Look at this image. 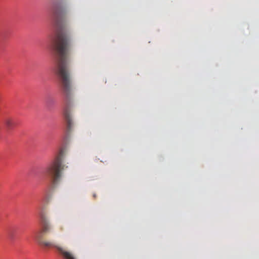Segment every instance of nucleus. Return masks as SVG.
I'll return each instance as SVG.
<instances>
[{
  "label": "nucleus",
  "mask_w": 259,
  "mask_h": 259,
  "mask_svg": "<svg viewBox=\"0 0 259 259\" xmlns=\"http://www.w3.org/2000/svg\"><path fill=\"white\" fill-rule=\"evenodd\" d=\"M64 149L62 147L55 154L54 158L43 170L44 176L49 180V184L45 190L42 201L49 202L50 198V191L54 189L60 182L61 171L63 169V158Z\"/></svg>",
  "instance_id": "f03ea898"
},
{
  "label": "nucleus",
  "mask_w": 259,
  "mask_h": 259,
  "mask_svg": "<svg viewBox=\"0 0 259 259\" xmlns=\"http://www.w3.org/2000/svg\"><path fill=\"white\" fill-rule=\"evenodd\" d=\"M54 100L51 97H49L46 100V104L49 106H50L54 104Z\"/></svg>",
  "instance_id": "39448f33"
},
{
  "label": "nucleus",
  "mask_w": 259,
  "mask_h": 259,
  "mask_svg": "<svg viewBox=\"0 0 259 259\" xmlns=\"http://www.w3.org/2000/svg\"><path fill=\"white\" fill-rule=\"evenodd\" d=\"M49 15L50 31L48 36L49 47L55 59L54 70L60 81L64 98L63 116L66 122V130L63 142V144H66L72 125L69 109L71 80L68 58L70 37L66 28L64 13L61 4L53 3L49 8Z\"/></svg>",
  "instance_id": "f257e3e1"
},
{
  "label": "nucleus",
  "mask_w": 259,
  "mask_h": 259,
  "mask_svg": "<svg viewBox=\"0 0 259 259\" xmlns=\"http://www.w3.org/2000/svg\"><path fill=\"white\" fill-rule=\"evenodd\" d=\"M40 233H37L32 237L33 240L37 244L46 248H52L56 249L58 253L62 256L63 259H76L71 252L66 251L65 249L56 245L54 242L42 240L40 238Z\"/></svg>",
  "instance_id": "7ed1b4c3"
},
{
  "label": "nucleus",
  "mask_w": 259,
  "mask_h": 259,
  "mask_svg": "<svg viewBox=\"0 0 259 259\" xmlns=\"http://www.w3.org/2000/svg\"><path fill=\"white\" fill-rule=\"evenodd\" d=\"M39 219L42 232H46L48 231L50 228V226L44 211L42 210L40 212Z\"/></svg>",
  "instance_id": "20e7f679"
},
{
  "label": "nucleus",
  "mask_w": 259,
  "mask_h": 259,
  "mask_svg": "<svg viewBox=\"0 0 259 259\" xmlns=\"http://www.w3.org/2000/svg\"><path fill=\"white\" fill-rule=\"evenodd\" d=\"M6 124L8 126H10L12 124V121L10 119H7L6 121Z\"/></svg>",
  "instance_id": "423d86ee"
},
{
  "label": "nucleus",
  "mask_w": 259,
  "mask_h": 259,
  "mask_svg": "<svg viewBox=\"0 0 259 259\" xmlns=\"http://www.w3.org/2000/svg\"><path fill=\"white\" fill-rule=\"evenodd\" d=\"M9 235L10 236V237L12 238L13 237V235L12 234H11V231H10V232H9Z\"/></svg>",
  "instance_id": "0eeeda50"
}]
</instances>
